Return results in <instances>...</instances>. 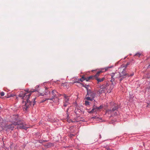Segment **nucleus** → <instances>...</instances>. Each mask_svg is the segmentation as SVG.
<instances>
[{
	"instance_id": "nucleus-1",
	"label": "nucleus",
	"mask_w": 150,
	"mask_h": 150,
	"mask_svg": "<svg viewBox=\"0 0 150 150\" xmlns=\"http://www.w3.org/2000/svg\"><path fill=\"white\" fill-rule=\"evenodd\" d=\"M130 64V62H127L126 64H123L121 65L120 67L118 69V70L119 72L120 77H122L123 78H125V76H132L134 75V73H132L130 75L129 74L126 73L125 70L128 65Z\"/></svg>"
},
{
	"instance_id": "nucleus-2",
	"label": "nucleus",
	"mask_w": 150,
	"mask_h": 150,
	"mask_svg": "<svg viewBox=\"0 0 150 150\" xmlns=\"http://www.w3.org/2000/svg\"><path fill=\"white\" fill-rule=\"evenodd\" d=\"M21 123L18 122L16 124L12 123L11 125H5V126L4 127V129L6 131H7L8 129L13 130L14 128L15 127H16V128L18 129H26L28 128V127H23V126H21Z\"/></svg>"
},
{
	"instance_id": "nucleus-3",
	"label": "nucleus",
	"mask_w": 150,
	"mask_h": 150,
	"mask_svg": "<svg viewBox=\"0 0 150 150\" xmlns=\"http://www.w3.org/2000/svg\"><path fill=\"white\" fill-rule=\"evenodd\" d=\"M39 87L38 86H36L35 87V89L34 90H31L30 91H29V90L26 91H21L20 92V94L18 96L20 97H21L22 99H26L28 96L26 97V96H28V95H27L28 94V93H33L34 92L36 91H38V88Z\"/></svg>"
},
{
	"instance_id": "nucleus-4",
	"label": "nucleus",
	"mask_w": 150,
	"mask_h": 150,
	"mask_svg": "<svg viewBox=\"0 0 150 150\" xmlns=\"http://www.w3.org/2000/svg\"><path fill=\"white\" fill-rule=\"evenodd\" d=\"M11 122L12 123L15 124L17 123V122H19L21 123L22 124H21V125L23 126L24 127H26V125L21 121L19 120L18 116L17 115H14L11 117Z\"/></svg>"
},
{
	"instance_id": "nucleus-5",
	"label": "nucleus",
	"mask_w": 150,
	"mask_h": 150,
	"mask_svg": "<svg viewBox=\"0 0 150 150\" xmlns=\"http://www.w3.org/2000/svg\"><path fill=\"white\" fill-rule=\"evenodd\" d=\"M30 96V93L28 94V96H26V97L28 96V97L26 99V101H23V104H25V106L23 108L25 109L26 110H27V109L31 105L32 103V101H30L29 100Z\"/></svg>"
},
{
	"instance_id": "nucleus-6",
	"label": "nucleus",
	"mask_w": 150,
	"mask_h": 150,
	"mask_svg": "<svg viewBox=\"0 0 150 150\" xmlns=\"http://www.w3.org/2000/svg\"><path fill=\"white\" fill-rule=\"evenodd\" d=\"M118 108V105H114L113 108H112V109H108L106 111V113H108V114H112V113H113L114 112H115L114 113L115 115H117V113L116 111H117V109Z\"/></svg>"
},
{
	"instance_id": "nucleus-7",
	"label": "nucleus",
	"mask_w": 150,
	"mask_h": 150,
	"mask_svg": "<svg viewBox=\"0 0 150 150\" xmlns=\"http://www.w3.org/2000/svg\"><path fill=\"white\" fill-rule=\"evenodd\" d=\"M43 90H44V89H41L40 91V92H39L40 93V94L42 96H44V95L47 94L48 93H49V92H50L49 90V88H45V90H44L43 92Z\"/></svg>"
},
{
	"instance_id": "nucleus-8",
	"label": "nucleus",
	"mask_w": 150,
	"mask_h": 150,
	"mask_svg": "<svg viewBox=\"0 0 150 150\" xmlns=\"http://www.w3.org/2000/svg\"><path fill=\"white\" fill-rule=\"evenodd\" d=\"M57 93V92L54 90H52L51 93H50V92H49L50 95V96L51 97V98H48L47 100H52L54 99V97H55L56 96V93Z\"/></svg>"
},
{
	"instance_id": "nucleus-9",
	"label": "nucleus",
	"mask_w": 150,
	"mask_h": 150,
	"mask_svg": "<svg viewBox=\"0 0 150 150\" xmlns=\"http://www.w3.org/2000/svg\"><path fill=\"white\" fill-rule=\"evenodd\" d=\"M96 95L95 92L93 91H91L90 90H88L87 92V95L90 96L92 98H95Z\"/></svg>"
},
{
	"instance_id": "nucleus-10",
	"label": "nucleus",
	"mask_w": 150,
	"mask_h": 150,
	"mask_svg": "<svg viewBox=\"0 0 150 150\" xmlns=\"http://www.w3.org/2000/svg\"><path fill=\"white\" fill-rule=\"evenodd\" d=\"M64 97L65 98V99L64 100V105L63 106L64 107H66L69 104V98L68 96L66 95H64Z\"/></svg>"
},
{
	"instance_id": "nucleus-11",
	"label": "nucleus",
	"mask_w": 150,
	"mask_h": 150,
	"mask_svg": "<svg viewBox=\"0 0 150 150\" xmlns=\"http://www.w3.org/2000/svg\"><path fill=\"white\" fill-rule=\"evenodd\" d=\"M106 89V87L105 86H102L98 91V92L100 93H104Z\"/></svg>"
},
{
	"instance_id": "nucleus-12",
	"label": "nucleus",
	"mask_w": 150,
	"mask_h": 150,
	"mask_svg": "<svg viewBox=\"0 0 150 150\" xmlns=\"http://www.w3.org/2000/svg\"><path fill=\"white\" fill-rule=\"evenodd\" d=\"M98 111H99V110H98V107L95 105H94L93 107V109L91 111L89 112V113H93L95 112H97Z\"/></svg>"
},
{
	"instance_id": "nucleus-13",
	"label": "nucleus",
	"mask_w": 150,
	"mask_h": 150,
	"mask_svg": "<svg viewBox=\"0 0 150 150\" xmlns=\"http://www.w3.org/2000/svg\"><path fill=\"white\" fill-rule=\"evenodd\" d=\"M102 72V71H98L95 76H93V79H95L96 80V79L98 78V77L99 76V74Z\"/></svg>"
},
{
	"instance_id": "nucleus-14",
	"label": "nucleus",
	"mask_w": 150,
	"mask_h": 150,
	"mask_svg": "<svg viewBox=\"0 0 150 150\" xmlns=\"http://www.w3.org/2000/svg\"><path fill=\"white\" fill-rule=\"evenodd\" d=\"M116 74V73H112L111 74L110 76H111V81H114V77L115 76V74Z\"/></svg>"
},
{
	"instance_id": "nucleus-15",
	"label": "nucleus",
	"mask_w": 150,
	"mask_h": 150,
	"mask_svg": "<svg viewBox=\"0 0 150 150\" xmlns=\"http://www.w3.org/2000/svg\"><path fill=\"white\" fill-rule=\"evenodd\" d=\"M85 80H86V81H88L90 80L91 79H94L93 78V76H89L87 78H85Z\"/></svg>"
},
{
	"instance_id": "nucleus-16",
	"label": "nucleus",
	"mask_w": 150,
	"mask_h": 150,
	"mask_svg": "<svg viewBox=\"0 0 150 150\" xmlns=\"http://www.w3.org/2000/svg\"><path fill=\"white\" fill-rule=\"evenodd\" d=\"M96 80L98 81V83L99 82H101L104 80V78H103L101 79H99L98 78H97Z\"/></svg>"
},
{
	"instance_id": "nucleus-17",
	"label": "nucleus",
	"mask_w": 150,
	"mask_h": 150,
	"mask_svg": "<svg viewBox=\"0 0 150 150\" xmlns=\"http://www.w3.org/2000/svg\"><path fill=\"white\" fill-rule=\"evenodd\" d=\"M52 144L51 143H48L45 145V146H46L47 148H48L51 146Z\"/></svg>"
},
{
	"instance_id": "nucleus-18",
	"label": "nucleus",
	"mask_w": 150,
	"mask_h": 150,
	"mask_svg": "<svg viewBox=\"0 0 150 150\" xmlns=\"http://www.w3.org/2000/svg\"><path fill=\"white\" fill-rule=\"evenodd\" d=\"M88 95H87V94L86 95V99L87 100H91V101H92L93 100V98H91L90 97H89V96H88L87 97V96Z\"/></svg>"
},
{
	"instance_id": "nucleus-19",
	"label": "nucleus",
	"mask_w": 150,
	"mask_h": 150,
	"mask_svg": "<svg viewBox=\"0 0 150 150\" xmlns=\"http://www.w3.org/2000/svg\"><path fill=\"white\" fill-rule=\"evenodd\" d=\"M142 54V53H137L135 54L134 56H137L139 57Z\"/></svg>"
},
{
	"instance_id": "nucleus-20",
	"label": "nucleus",
	"mask_w": 150,
	"mask_h": 150,
	"mask_svg": "<svg viewBox=\"0 0 150 150\" xmlns=\"http://www.w3.org/2000/svg\"><path fill=\"white\" fill-rule=\"evenodd\" d=\"M83 87H84L85 88H86V89L87 91L88 90H89L88 88V85H83Z\"/></svg>"
},
{
	"instance_id": "nucleus-21",
	"label": "nucleus",
	"mask_w": 150,
	"mask_h": 150,
	"mask_svg": "<svg viewBox=\"0 0 150 150\" xmlns=\"http://www.w3.org/2000/svg\"><path fill=\"white\" fill-rule=\"evenodd\" d=\"M85 104L86 105H89V102L87 101L86 100L85 101Z\"/></svg>"
},
{
	"instance_id": "nucleus-22",
	"label": "nucleus",
	"mask_w": 150,
	"mask_h": 150,
	"mask_svg": "<svg viewBox=\"0 0 150 150\" xmlns=\"http://www.w3.org/2000/svg\"><path fill=\"white\" fill-rule=\"evenodd\" d=\"M80 80L82 82L83 81L85 80V78H84V77H82L80 79Z\"/></svg>"
},
{
	"instance_id": "nucleus-23",
	"label": "nucleus",
	"mask_w": 150,
	"mask_h": 150,
	"mask_svg": "<svg viewBox=\"0 0 150 150\" xmlns=\"http://www.w3.org/2000/svg\"><path fill=\"white\" fill-rule=\"evenodd\" d=\"M0 95L1 96H3L4 95V93L3 92H1L0 93Z\"/></svg>"
},
{
	"instance_id": "nucleus-24",
	"label": "nucleus",
	"mask_w": 150,
	"mask_h": 150,
	"mask_svg": "<svg viewBox=\"0 0 150 150\" xmlns=\"http://www.w3.org/2000/svg\"><path fill=\"white\" fill-rule=\"evenodd\" d=\"M3 129H4V127H3L0 124V131H2Z\"/></svg>"
},
{
	"instance_id": "nucleus-25",
	"label": "nucleus",
	"mask_w": 150,
	"mask_h": 150,
	"mask_svg": "<svg viewBox=\"0 0 150 150\" xmlns=\"http://www.w3.org/2000/svg\"><path fill=\"white\" fill-rule=\"evenodd\" d=\"M103 106H102V105H100L99 107H98V110H99L100 109H102V108H103Z\"/></svg>"
},
{
	"instance_id": "nucleus-26",
	"label": "nucleus",
	"mask_w": 150,
	"mask_h": 150,
	"mask_svg": "<svg viewBox=\"0 0 150 150\" xmlns=\"http://www.w3.org/2000/svg\"><path fill=\"white\" fill-rule=\"evenodd\" d=\"M13 95H12L11 94H10V95H8V96L7 97V98H9V97H13Z\"/></svg>"
},
{
	"instance_id": "nucleus-27",
	"label": "nucleus",
	"mask_w": 150,
	"mask_h": 150,
	"mask_svg": "<svg viewBox=\"0 0 150 150\" xmlns=\"http://www.w3.org/2000/svg\"><path fill=\"white\" fill-rule=\"evenodd\" d=\"M68 121L69 122H74V121H73L71 120H68Z\"/></svg>"
},
{
	"instance_id": "nucleus-28",
	"label": "nucleus",
	"mask_w": 150,
	"mask_h": 150,
	"mask_svg": "<svg viewBox=\"0 0 150 150\" xmlns=\"http://www.w3.org/2000/svg\"><path fill=\"white\" fill-rule=\"evenodd\" d=\"M35 98L34 99V102H33V105H34V104L35 103Z\"/></svg>"
},
{
	"instance_id": "nucleus-29",
	"label": "nucleus",
	"mask_w": 150,
	"mask_h": 150,
	"mask_svg": "<svg viewBox=\"0 0 150 150\" xmlns=\"http://www.w3.org/2000/svg\"><path fill=\"white\" fill-rule=\"evenodd\" d=\"M65 84V83H62V85L63 86H64Z\"/></svg>"
},
{
	"instance_id": "nucleus-30",
	"label": "nucleus",
	"mask_w": 150,
	"mask_h": 150,
	"mask_svg": "<svg viewBox=\"0 0 150 150\" xmlns=\"http://www.w3.org/2000/svg\"><path fill=\"white\" fill-rule=\"evenodd\" d=\"M68 109H69V108H67V112H68Z\"/></svg>"
},
{
	"instance_id": "nucleus-31",
	"label": "nucleus",
	"mask_w": 150,
	"mask_h": 150,
	"mask_svg": "<svg viewBox=\"0 0 150 150\" xmlns=\"http://www.w3.org/2000/svg\"><path fill=\"white\" fill-rule=\"evenodd\" d=\"M57 98V100L58 101V100H59L57 98Z\"/></svg>"
},
{
	"instance_id": "nucleus-32",
	"label": "nucleus",
	"mask_w": 150,
	"mask_h": 150,
	"mask_svg": "<svg viewBox=\"0 0 150 150\" xmlns=\"http://www.w3.org/2000/svg\"><path fill=\"white\" fill-rule=\"evenodd\" d=\"M122 80V79H121L120 80V81H121V80Z\"/></svg>"
},
{
	"instance_id": "nucleus-33",
	"label": "nucleus",
	"mask_w": 150,
	"mask_h": 150,
	"mask_svg": "<svg viewBox=\"0 0 150 150\" xmlns=\"http://www.w3.org/2000/svg\"><path fill=\"white\" fill-rule=\"evenodd\" d=\"M69 116V115H67V117H68Z\"/></svg>"
},
{
	"instance_id": "nucleus-34",
	"label": "nucleus",
	"mask_w": 150,
	"mask_h": 150,
	"mask_svg": "<svg viewBox=\"0 0 150 150\" xmlns=\"http://www.w3.org/2000/svg\"><path fill=\"white\" fill-rule=\"evenodd\" d=\"M117 78V77H115V78Z\"/></svg>"
},
{
	"instance_id": "nucleus-35",
	"label": "nucleus",
	"mask_w": 150,
	"mask_h": 150,
	"mask_svg": "<svg viewBox=\"0 0 150 150\" xmlns=\"http://www.w3.org/2000/svg\"><path fill=\"white\" fill-rule=\"evenodd\" d=\"M100 137H101V135H100Z\"/></svg>"
}]
</instances>
